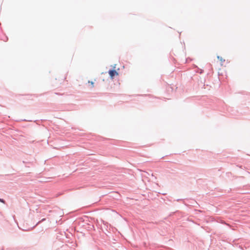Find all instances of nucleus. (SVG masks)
I'll list each match as a JSON object with an SVG mask.
<instances>
[{
  "label": "nucleus",
  "mask_w": 250,
  "mask_h": 250,
  "mask_svg": "<svg viewBox=\"0 0 250 250\" xmlns=\"http://www.w3.org/2000/svg\"><path fill=\"white\" fill-rule=\"evenodd\" d=\"M108 74L112 79H113L115 76L119 75L118 73L115 70H110L108 71Z\"/></svg>",
  "instance_id": "nucleus-1"
},
{
  "label": "nucleus",
  "mask_w": 250,
  "mask_h": 250,
  "mask_svg": "<svg viewBox=\"0 0 250 250\" xmlns=\"http://www.w3.org/2000/svg\"><path fill=\"white\" fill-rule=\"evenodd\" d=\"M218 59H219L222 62H224L225 60H223L222 57L218 56Z\"/></svg>",
  "instance_id": "nucleus-2"
},
{
  "label": "nucleus",
  "mask_w": 250,
  "mask_h": 250,
  "mask_svg": "<svg viewBox=\"0 0 250 250\" xmlns=\"http://www.w3.org/2000/svg\"><path fill=\"white\" fill-rule=\"evenodd\" d=\"M89 83H91L92 87H94V83L93 82H89Z\"/></svg>",
  "instance_id": "nucleus-3"
},
{
  "label": "nucleus",
  "mask_w": 250,
  "mask_h": 250,
  "mask_svg": "<svg viewBox=\"0 0 250 250\" xmlns=\"http://www.w3.org/2000/svg\"><path fill=\"white\" fill-rule=\"evenodd\" d=\"M0 201L2 202V203H4V201L3 199H0Z\"/></svg>",
  "instance_id": "nucleus-4"
}]
</instances>
